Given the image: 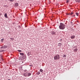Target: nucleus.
I'll use <instances>...</instances> for the list:
<instances>
[{"instance_id": "f257e3e1", "label": "nucleus", "mask_w": 80, "mask_h": 80, "mask_svg": "<svg viewBox=\"0 0 80 80\" xmlns=\"http://www.w3.org/2000/svg\"><path fill=\"white\" fill-rule=\"evenodd\" d=\"M59 28L61 30H64L65 28V25L63 23H60Z\"/></svg>"}, {"instance_id": "f03ea898", "label": "nucleus", "mask_w": 80, "mask_h": 80, "mask_svg": "<svg viewBox=\"0 0 80 80\" xmlns=\"http://www.w3.org/2000/svg\"><path fill=\"white\" fill-rule=\"evenodd\" d=\"M60 59V55H59L58 54L55 56L54 57V59L55 60H58V59Z\"/></svg>"}, {"instance_id": "7ed1b4c3", "label": "nucleus", "mask_w": 80, "mask_h": 80, "mask_svg": "<svg viewBox=\"0 0 80 80\" xmlns=\"http://www.w3.org/2000/svg\"><path fill=\"white\" fill-rule=\"evenodd\" d=\"M51 33L52 35H54L55 33V32L53 31H52L51 32Z\"/></svg>"}, {"instance_id": "20e7f679", "label": "nucleus", "mask_w": 80, "mask_h": 80, "mask_svg": "<svg viewBox=\"0 0 80 80\" xmlns=\"http://www.w3.org/2000/svg\"><path fill=\"white\" fill-rule=\"evenodd\" d=\"M28 77H29V76H30L31 75H32V74L30 73H28L27 74Z\"/></svg>"}, {"instance_id": "39448f33", "label": "nucleus", "mask_w": 80, "mask_h": 80, "mask_svg": "<svg viewBox=\"0 0 80 80\" xmlns=\"http://www.w3.org/2000/svg\"><path fill=\"white\" fill-rule=\"evenodd\" d=\"M4 17L5 18H8V17H7V14L6 13H5L4 14Z\"/></svg>"}, {"instance_id": "423d86ee", "label": "nucleus", "mask_w": 80, "mask_h": 80, "mask_svg": "<svg viewBox=\"0 0 80 80\" xmlns=\"http://www.w3.org/2000/svg\"><path fill=\"white\" fill-rule=\"evenodd\" d=\"M24 76L25 77H28V75H27V73H26L24 74Z\"/></svg>"}, {"instance_id": "0eeeda50", "label": "nucleus", "mask_w": 80, "mask_h": 80, "mask_svg": "<svg viewBox=\"0 0 80 80\" xmlns=\"http://www.w3.org/2000/svg\"><path fill=\"white\" fill-rule=\"evenodd\" d=\"M15 5L16 6V7H17V6L18 5V4L17 3H15Z\"/></svg>"}, {"instance_id": "6e6552de", "label": "nucleus", "mask_w": 80, "mask_h": 80, "mask_svg": "<svg viewBox=\"0 0 80 80\" xmlns=\"http://www.w3.org/2000/svg\"><path fill=\"white\" fill-rule=\"evenodd\" d=\"M78 51V49L77 48H75L74 50V52H77Z\"/></svg>"}, {"instance_id": "1a4fd4ad", "label": "nucleus", "mask_w": 80, "mask_h": 80, "mask_svg": "<svg viewBox=\"0 0 80 80\" xmlns=\"http://www.w3.org/2000/svg\"><path fill=\"white\" fill-rule=\"evenodd\" d=\"M75 1L76 2H78L79 3L80 2V0H75Z\"/></svg>"}, {"instance_id": "9d476101", "label": "nucleus", "mask_w": 80, "mask_h": 80, "mask_svg": "<svg viewBox=\"0 0 80 80\" xmlns=\"http://www.w3.org/2000/svg\"><path fill=\"white\" fill-rule=\"evenodd\" d=\"M40 72H43V70L42 69H40Z\"/></svg>"}, {"instance_id": "9b49d317", "label": "nucleus", "mask_w": 80, "mask_h": 80, "mask_svg": "<svg viewBox=\"0 0 80 80\" xmlns=\"http://www.w3.org/2000/svg\"><path fill=\"white\" fill-rule=\"evenodd\" d=\"M20 54L21 55H24V53H21V52L20 53Z\"/></svg>"}, {"instance_id": "f8f14e48", "label": "nucleus", "mask_w": 80, "mask_h": 80, "mask_svg": "<svg viewBox=\"0 0 80 80\" xmlns=\"http://www.w3.org/2000/svg\"><path fill=\"white\" fill-rule=\"evenodd\" d=\"M74 38H75V36H72L71 37V38L72 39Z\"/></svg>"}, {"instance_id": "ddd939ff", "label": "nucleus", "mask_w": 80, "mask_h": 80, "mask_svg": "<svg viewBox=\"0 0 80 80\" xmlns=\"http://www.w3.org/2000/svg\"><path fill=\"white\" fill-rule=\"evenodd\" d=\"M6 46H2V48H6Z\"/></svg>"}, {"instance_id": "4468645a", "label": "nucleus", "mask_w": 80, "mask_h": 80, "mask_svg": "<svg viewBox=\"0 0 80 80\" xmlns=\"http://www.w3.org/2000/svg\"><path fill=\"white\" fill-rule=\"evenodd\" d=\"M70 15H71L72 16V15H73V12H72L71 13H69Z\"/></svg>"}, {"instance_id": "2eb2a0df", "label": "nucleus", "mask_w": 80, "mask_h": 80, "mask_svg": "<svg viewBox=\"0 0 80 80\" xmlns=\"http://www.w3.org/2000/svg\"><path fill=\"white\" fill-rule=\"evenodd\" d=\"M37 74H38V75H40V72H37Z\"/></svg>"}, {"instance_id": "dca6fc26", "label": "nucleus", "mask_w": 80, "mask_h": 80, "mask_svg": "<svg viewBox=\"0 0 80 80\" xmlns=\"http://www.w3.org/2000/svg\"><path fill=\"white\" fill-rule=\"evenodd\" d=\"M76 14L77 16H78V12H76Z\"/></svg>"}, {"instance_id": "f3484780", "label": "nucleus", "mask_w": 80, "mask_h": 80, "mask_svg": "<svg viewBox=\"0 0 80 80\" xmlns=\"http://www.w3.org/2000/svg\"><path fill=\"white\" fill-rule=\"evenodd\" d=\"M4 40V38H2L1 40V41L2 42Z\"/></svg>"}, {"instance_id": "a211bd4d", "label": "nucleus", "mask_w": 80, "mask_h": 80, "mask_svg": "<svg viewBox=\"0 0 80 80\" xmlns=\"http://www.w3.org/2000/svg\"><path fill=\"white\" fill-rule=\"evenodd\" d=\"M67 57V55H63V57Z\"/></svg>"}, {"instance_id": "6ab92c4d", "label": "nucleus", "mask_w": 80, "mask_h": 80, "mask_svg": "<svg viewBox=\"0 0 80 80\" xmlns=\"http://www.w3.org/2000/svg\"><path fill=\"white\" fill-rule=\"evenodd\" d=\"M18 52H22V50H18Z\"/></svg>"}, {"instance_id": "aec40b11", "label": "nucleus", "mask_w": 80, "mask_h": 80, "mask_svg": "<svg viewBox=\"0 0 80 80\" xmlns=\"http://www.w3.org/2000/svg\"><path fill=\"white\" fill-rule=\"evenodd\" d=\"M59 46H61V45H62V44H61V43H59Z\"/></svg>"}, {"instance_id": "412c9836", "label": "nucleus", "mask_w": 80, "mask_h": 80, "mask_svg": "<svg viewBox=\"0 0 80 80\" xmlns=\"http://www.w3.org/2000/svg\"><path fill=\"white\" fill-rule=\"evenodd\" d=\"M68 2H69V0H67L66 3H68Z\"/></svg>"}, {"instance_id": "4be33fe9", "label": "nucleus", "mask_w": 80, "mask_h": 80, "mask_svg": "<svg viewBox=\"0 0 80 80\" xmlns=\"http://www.w3.org/2000/svg\"><path fill=\"white\" fill-rule=\"evenodd\" d=\"M9 1H10V2H13L14 0H9Z\"/></svg>"}, {"instance_id": "5701e85b", "label": "nucleus", "mask_w": 80, "mask_h": 80, "mask_svg": "<svg viewBox=\"0 0 80 80\" xmlns=\"http://www.w3.org/2000/svg\"><path fill=\"white\" fill-rule=\"evenodd\" d=\"M0 57H1V58H2V55H1V56H0Z\"/></svg>"}, {"instance_id": "b1692460", "label": "nucleus", "mask_w": 80, "mask_h": 80, "mask_svg": "<svg viewBox=\"0 0 80 80\" xmlns=\"http://www.w3.org/2000/svg\"><path fill=\"white\" fill-rule=\"evenodd\" d=\"M75 17V15H73V16H72V17Z\"/></svg>"}, {"instance_id": "393cba45", "label": "nucleus", "mask_w": 80, "mask_h": 80, "mask_svg": "<svg viewBox=\"0 0 80 80\" xmlns=\"http://www.w3.org/2000/svg\"><path fill=\"white\" fill-rule=\"evenodd\" d=\"M10 39H11V40H13V38H10Z\"/></svg>"}, {"instance_id": "a878e982", "label": "nucleus", "mask_w": 80, "mask_h": 80, "mask_svg": "<svg viewBox=\"0 0 80 80\" xmlns=\"http://www.w3.org/2000/svg\"><path fill=\"white\" fill-rule=\"evenodd\" d=\"M67 15H70V13L69 14H68Z\"/></svg>"}, {"instance_id": "bb28decb", "label": "nucleus", "mask_w": 80, "mask_h": 80, "mask_svg": "<svg viewBox=\"0 0 80 80\" xmlns=\"http://www.w3.org/2000/svg\"><path fill=\"white\" fill-rule=\"evenodd\" d=\"M8 80H10L9 79H8Z\"/></svg>"}, {"instance_id": "cd10ccee", "label": "nucleus", "mask_w": 80, "mask_h": 80, "mask_svg": "<svg viewBox=\"0 0 80 80\" xmlns=\"http://www.w3.org/2000/svg\"><path fill=\"white\" fill-rule=\"evenodd\" d=\"M0 15H1V14H0Z\"/></svg>"}, {"instance_id": "c85d7f7f", "label": "nucleus", "mask_w": 80, "mask_h": 80, "mask_svg": "<svg viewBox=\"0 0 80 80\" xmlns=\"http://www.w3.org/2000/svg\"><path fill=\"white\" fill-rule=\"evenodd\" d=\"M0 52H2V51H1Z\"/></svg>"}]
</instances>
